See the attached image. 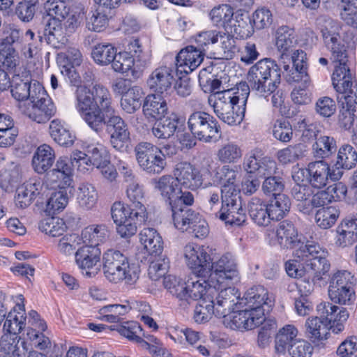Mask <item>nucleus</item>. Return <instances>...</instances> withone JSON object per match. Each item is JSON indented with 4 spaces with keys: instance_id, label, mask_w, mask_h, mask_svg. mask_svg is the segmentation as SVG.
<instances>
[{
    "instance_id": "obj_12",
    "label": "nucleus",
    "mask_w": 357,
    "mask_h": 357,
    "mask_svg": "<svg viewBox=\"0 0 357 357\" xmlns=\"http://www.w3.org/2000/svg\"><path fill=\"white\" fill-rule=\"evenodd\" d=\"M33 100L26 105L20 103L21 112L32 121L38 123L47 122L56 112V108L43 86H38L33 90Z\"/></svg>"
},
{
    "instance_id": "obj_28",
    "label": "nucleus",
    "mask_w": 357,
    "mask_h": 357,
    "mask_svg": "<svg viewBox=\"0 0 357 357\" xmlns=\"http://www.w3.org/2000/svg\"><path fill=\"white\" fill-rule=\"evenodd\" d=\"M12 83V85L10 84L12 96L18 101L29 100L31 102L33 98L35 88L43 86L38 82L30 81L28 78L22 79L19 75L13 76Z\"/></svg>"
},
{
    "instance_id": "obj_32",
    "label": "nucleus",
    "mask_w": 357,
    "mask_h": 357,
    "mask_svg": "<svg viewBox=\"0 0 357 357\" xmlns=\"http://www.w3.org/2000/svg\"><path fill=\"white\" fill-rule=\"evenodd\" d=\"M41 184L39 181L30 180L17 189L15 205L20 208L29 206L40 193Z\"/></svg>"
},
{
    "instance_id": "obj_61",
    "label": "nucleus",
    "mask_w": 357,
    "mask_h": 357,
    "mask_svg": "<svg viewBox=\"0 0 357 357\" xmlns=\"http://www.w3.org/2000/svg\"><path fill=\"white\" fill-rule=\"evenodd\" d=\"M68 202V197L66 192L62 190L55 192L49 198L44 211L47 215H52L63 210Z\"/></svg>"
},
{
    "instance_id": "obj_56",
    "label": "nucleus",
    "mask_w": 357,
    "mask_h": 357,
    "mask_svg": "<svg viewBox=\"0 0 357 357\" xmlns=\"http://www.w3.org/2000/svg\"><path fill=\"white\" fill-rule=\"evenodd\" d=\"M116 49L111 44L99 43L96 45L91 52L95 62L102 66H106L115 59Z\"/></svg>"
},
{
    "instance_id": "obj_53",
    "label": "nucleus",
    "mask_w": 357,
    "mask_h": 357,
    "mask_svg": "<svg viewBox=\"0 0 357 357\" xmlns=\"http://www.w3.org/2000/svg\"><path fill=\"white\" fill-rule=\"evenodd\" d=\"M238 172L228 165H224L219 168L215 174V178L223 183L222 188V197H225V192L226 188H234L240 194L238 186L236 185Z\"/></svg>"
},
{
    "instance_id": "obj_50",
    "label": "nucleus",
    "mask_w": 357,
    "mask_h": 357,
    "mask_svg": "<svg viewBox=\"0 0 357 357\" xmlns=\"http://www.w3.org/2000/svg\"><path fill=\"white\" fill-rule=\"evenodd\" d=\"M357 163V152L354 147L349 144L342 145L337 153V161L334 166L335 169H350L356 166Z\"/></svg>"
},
{
    "instance_id": "obj_63",
    "label": "nucleus",
    "mask_w": 357,
    "mask_h": 357,
    "mask_svg": "<svg viewBox=\"0 0 357 357\" xmlns=\"http://www.w3.org/2000/svg\"><path fill=\"white\" fill-rule=\"evenodd\" d=\"M163 284L171 294L182 303V299L185 296L183 292L185 291V282L175 275H168L164 277Z\"/></svg>"
},
{
    "instance_id": "obj_29",
    "label": "nucleus",
    "mask_w": 357,
    "mask_h": 357,
    "mask_svg": "<svg viewBox=\"0 0 357 357\" xmlns=\"http://www.w3.org/2000/svg\"><path fill=\"white\" fill-rule=\"evenodd\" d=\"M278 243L284 248L295 249L303 244L298 239V232L294 224L288 220L281 222L276 229Z\"/></svg>"
},
{
    "instance_id": "obj_7",
    "label": "nucleus",
    "mask_w": 357,
    "mask_h": 357,
    "mask_svg": "<svg viewBox=\"0 0 357 357\" xmlns=\"http://www.w3.org/2000/svg\"><path fill=\"white\" fill-rule=\"evenodd\" d=\"M102 270L105 278L114 284L124 281L131 285L139 278L137 268L130 264L127 257L116 250H108L103 254Z\"/></svg>"
},
{
    "instance_id": "obj_11",
    "label": "nucleus",
    "mask_w": 357,
    "mask_h": 357,
    "mask_svg": "<svg viewBox=\"0 0 357 357\" xmlns=\"http://www.w3.org/2000/svg\"><path fill=\"white\" fill-rule=\"evenodd\" d=\"M356 280L351 272L337 270L329 280L328 296L333 303L344 305L354 304L356 296L355 285Z\"/></svg>"
},
{
    "instance_id": "obj_35",
    "label": "nucleus",
    "mask_w": 357,
    "mask_h": 357,
    "mask_svg": "<svg viewBox=\"0 0 357 357\" xmlns=\"http://www.w3.org/2000/svg\"><path fill=\"white\" fill-rule=\"evenodd\" d=\"M248 213L252 221L259 226L266 227L272 220L267 205L257 197H253L248 203Z\"/></svg>"
},
{
    "instance_id": "obj_52",
    "label": "nucleus",
    "mask_w": 357,
    "mask_h": 357,
    "mask_svg": "<svg viewBox=\"0 0 357 357\" xmlns=\"http://www.w3.org/2000/svg\"><path fill=\"white\" fill-rule=\"evenodd\" d=\"M38 227L42 232L52 237L63 235L67 229V226L63 219L51 215L43 219L40 222Z\"/></svg>"
},
{
    "instance_id": "obj_47",
    "label": "nucleus",
    "mask_w": 357,
    "mask_h": 357,
    "mask_svg": "<svg viewBox=\"0 0 357 357\" xmlns=\"http://www.w3.org/2000/svg\"><path fill=\"white\" fill-rule=\"evenodd\" d=\"M313 194V191L310 185L296 184L292 190L291 195L294 199L298 202V209L305 213H310V200Z\"/></svg>"
},
{
    "instance_id": "obj_49",
    "label": "nucleus",
    "mask_w": 357,
    "mask_h": 357,
    "mask_svg": "<svg viewBox=\"0 0 357 357\" xmlns=\"http://www.w3.org/2000/svg\"><path fill=\"white\" fill-rule=\"evenodd\" d=\"M112 330H116L121 335L132 342L139 344L142 347L144 345H148L141 337L142 328L137 322H125L123 324L116 326V328H112Z\"/></svg>"
},
{
    "instance_id": "obj_17",
    "label": "nucleus",
    "mask_w": 357,
    "mask_h": 357,
    "mask_svg": "<svg viewBox=\"0 0 357 357\" xmlns=\"http://www.w3.org/2000/svg\"><path fill=\"white\" fill-rule=\"evenodd\" d=\"M209 281L215 283L220 288L229 280H236L238 278L236 263L233 256L227 253L210 264V273L207 275Z\"/></svg>"
},
{
    "instance_id": "obj_37",
    "label": "nucleus",
    "mask_w": 357,
    "mask_h": 357,
    "mask_svg": "<svg viewBox=\"0 0 357 357\" xmlns=\"http://www.w3.org/2000/svg\"><path fill=\"white\" fill-rule=\"evenodd\" d=\"M50 133L54 142L63 146H72L75 139L68 126L59 119H54L50 122Z\"/></svg>"
},
{
    "instance_id": "obj_4",
    "label": "nucleus",
    "mask_w": 357,
    "mask_h": 357,
    "mask_svg": "<svg viewBox=\"0 0 357 357\" xmlns=\"http://www.w3.org/2000/svg\"><path fill=\"white\" fill-rule=\"evenodd\" d=\"M236 293L237 290L231 287H225L220 292L210 288L208 294L199 301L195 309V321L202 324L209 321L213 315L225 316L238 303Z\"/></svg>"
},
{
    "instance_id": "obj_41",
    "label": "nucleus",
    "mask_w": 357,
    "mask_h": 357,
    "mask_svg": "<svg viewBox=\"0 0 357 357\" xmlns=\"http://www.w3.org/2000/svg\"><path fill=\"white\" fill-rule=\"evenodd\" d=\"M61 22L55 19H47L44 27L45 40L56 48L64 44L66 40Z\"/></svg>"
},
{
    "instance_id": "obj_36",
    "label": "nucleus",
    "mask_w": 357,
    "mask_h": 357,
    "mask_svg": "<svg viewBox=\"0 0 357 357\" xmlns=\"http://www.w3.org/2000/svg\"><path fill=\"white\" fill-rule=\"evenodd\" d=\"M275 46L283 59L287 53L296 44L294 29L288 26H279L275 31Z\"/></svg>"
},
{
    "instance_id": "obj_60",
    "label": "nucleus",
    "mask_w": 357,
    "mask_h": 357,
    "mask_svg": "<svg viewBox=\"0 0 357 357\" xmlns=\"http://www.w3.org/2000/svg\"><path fill=\"white\" fill-rule=\"evenodd\" d=\"M217 156L222 163H234L242 157V151L237 144L230 142L218 151Z\"/></svg>"
},
{
    "instance_id": "obj_39",
    "label": "nucleus",
    "mask_w": 357,
    "mask_h": 357,
    "mask_svg": "<svg viewBox=\"0 0 357 357\" xmlns=\"http://www.w3.org/2000/svg\"><path fill=\"white\" fill-rule=\"evenodd\" d=\"M297 335L298 330L293 325L288 324L280 329L275 337V352L280 356L284 355L289 346L299 340Z\"/></svg>"
},
{
    "instance_id": "obj_31",
    "label": "nucleus",
    "mask_w": 357,
    "mask_h": 357,
    "mask_svg": "<svg viewBox=\"0 0 357 357\" xmlns=\"http://www.w3.org/2000/svg\"><path fill=\"white\" fill-rule=\"evenodd\" d=\"M55 160L54 149L47 144L38 147L32 158V166L36 172L43 174L53 165Z\"/></svg>"
},
{
    "instance_id": "obj_9",
    "label": "nucleus",
    "mask_w": 357,
    "mask_h": 357,
    "mask_svg": "<svg viewBox=\"0 0 357 357\" xmlns=\"http://www.w3.org/2000/svg\"><path fill=\"white\" fill-rule=\"evenodd\" d=\"M140 168L149 174H160L167 165L165 155H174L176 148L165 145L161 149L149 142H140L135 148Z\"/></svg>"
},
{
    "instance_id": "obj_27",
    "label": "nucleus",
    "mask_w": 357,
    "mask_h": 357,
    "mask_svg": "<svg viewBox=\"0 0 357 357\" xmlns=\"http://www.w3.org/2000/svg\"><path fill=\"white\" fill-rule=\"evenodd\" d=\"M144 115L148 119L156 120L165 117L168 112L166 100L159 94H149L142 105Z\"/></svg>"
},
{
    "instance_id": "obj_2",
    "label": "nucleus",
    "mask_w": 357,
    "mask_h": 357,
    "mask_svg": "<svg viewBox=\"0 0 357 357\" xmlns=\"http://www.w3.org/2000/svg\"><path fill=\"white\" fill-rule=\"evenodd\" d=\"M319 26L326 45L331 50L334 61L339 63L332 75L333 87L342 94L347 104H357V86L347 66L346 47L340 36V26L337 21L326 17L319 20Z\"/></svg>"
},
{
    "instance_id": "obj_13",
    "label": "nucleus",
    "mask_w": 357,
    "mask_h": 357,
    "mask_svg": "<svg viewBox=\"0 0 357 357\" xmlns=\"http://www.w3.org/2000/svg\"><path fill=\"white\" fill-rule=\"evenodd\" d=\"M188 126L193 136L204 142L215 141L220 135L218 121L204 112H195L190 114Z\"/></svg>"
},
{
    "instance_id": "obj_46",
    "label": "nucleus",
    "mask_w": 357,
    "mask_h": 357,
    "mask_svg": "<svg viewBox=\"0 0 357 357\" xmlns=\"http://www.w3.org/2000/svg\"><path fill=\"white\" fill-rule=\"evenodd\" d=\"M144 96L143 90L137 86H132L126 94L121 96V107L128 114H133L142 106V98Z\"/></svg>"
},
{
    "instance_id": "obj_26",
    "label": "nucleus",
    "mask_w": 357,
    "mask_h": 357,
    "mask_svg": "<svg viewBox=\"0 0 357 357\" xmlns=\"http://www.w3.org/2000/svg\"><path fill=\"white\" fill-rule=\"evenodd\" d=\"M204 54L202 50L193 46H188L183 49L176 57V65L183 68L186 73L195 70L202 62Z\"/></svg>"
},
{
    "instance_id": "obj_1",
    "label": "nucleus",
    "mask_w": 357,
    "mask_h": 357,
    "mask_svg": "<svg viewBox=\"0 0 357 357\" xmlns=\"http://www.w3.org/2000/svg\"><path fill=\"white\" fill-rule=\"evenodd\" d=\"M77 109L86 123L95 132L102 131L106 125L110 133V144L114 149L123 151L130 139L128 126L118 115L111 116L106 121L105 114H112L109 91L102 86L96 85L92 91L80 86L77 90Z\"/></svg>"
},
{
    "instance_id": "obj_40",
    "label": "nucleus",
    "mask_w": 357,
    "mask_h": 357,
    "mask_svg": "<svg viewBox=\"0 0 357 357\" xmlns=\"http://www.w3.org/2000/svg\"><path fill=\"white\" fill-rule=\"evenodd\" d=\"M151 132L153 135L159 139H169L174 135L177 127L178 119L176 115L172 114L167 118L156 119Z\"/></svg>"
},
{
    "instance_id": "obj_48",
    "label": "nucleus",
    "mask_w": 357,
    "mask_h": 357,
    "mask_svg": "<svg viewBox=\"0 0 357 357\" xmlns=\"http://www.w3.org/2000/svg\"><path fill=\"white\" fill-rule=\"evenodd\" d=\"M174 225L178 230L187 231L199 215L191 209H172Z\"/></svg>"
},
{
    "instance_id": "obj_24",
    "label": "nucleus",
    "mask_w": 357,
    "mask_h": 357,
    "mask_svg": "<svg viewBox=\"0 0 357 357\" xmlns=\"http://www.w3.org/2000/svg\"><path fill=\"white\" fill-rule=\"evenodd\" d=\"M174 79L173 69L167 66H160L151 73L147 83L155 92L163 93L171 89Z\"/></svg>"
},
{
    "instance_id": "obj_38",
    "label": "nucleus",
    "mask_w": 357,
    "mask_h": 357,
    "mask_svg": "<svg viewBox=\"0 0 357 357\" xmlns=\"http://www.w3.org/2000/svg\"><path fill=\"white\" fill-rule=\"evenodd\" d=\"M272 220H280L289 212L291 200L282 193H277L266 204Z\"/></svg>"
},
{
    "instance_id": "obj_54",
    "label": "nucleus",
    "mask_w": 357,
    "mask_h": 357,
    "mask_svg": "<svg viewBox=\"0 0 357 357\" xmlns=\"http://www.w3.org/2000/svg\"><path fill=\"white\" fill-rule=\"evenodd\" d=\"M131 307L126 305H108L99 310V318L103 321L110 323H117L121 321V316L127 314Z\"/></svg>"
},
{
    "instance_id": "obj_25",
    "label": "nucleus",
    "mask_w": 357,
    "mask_h": 357,
    "mask_svg": "<svg viewBox=\"0 0 357 357\" xmlns=\"http://www.w3.org/2000/svg\"><path fill=\"white\" fill-rule=\"evenodd\" d=\"M245 303L252 311L260 310L264 312L262 307L264 305L270 307L273 304V298L268 295V291L261 285L254 286L249 289L244 295Z\"/></svg>"
},
{
    "instance_id": "obj_45",
    "label": "nucleus",
    "mask_w": 357,
    "mask_h": 357,
    "mask_svg": "<svg viewBox=\"0 0 357 357\" xmlns=\"http://www.w3.org/2000/svg\"><path fill=\"white\" fill-rule=\"evenodd\" d=\"M307 153V146L303 143H298L280 150L277 153V157L280 162L287 165L303 159L306 156Z\"/></svg>"
},
{
    "instance_id": "obj_30",
    "label": "nucleus",
    "mask_w": 357,
    "mask_h": 357,
    "mask_svg": "<svg viewBox=\"0 0 357 357\" xmlns=\"http://www.w3.org/2000/svg\"><path fill=\"white\" fill-rule=\"evenodd\" d=\"M357 240V217L347 220L337 227L335 243L337 247L346 248Z\"/></svg>"
},
{
    "instance_id": "obj_59",
    "label": "nucleus",
    "mask_w": 357,
    "mask_h": 357,
    "mask_svg": "<svg viewBox=\"0 0 357 357\" xmlns=\"http://www.w3.org/2000/svg\"><path fill=\"white\" fill-rule=\"evenodd\" d=\"M135 58H132L127 52H116L115 59L112 60V68L119 73H127L129 70L135 71L136 67L139 66Z\"/></svg>"
},
{
    "instance_id": "obj_42",
    "label": "nucleus",
    "mask_w": 357,
    "mask_h": 357,
    "mask_svg": "<svg viewBox=\"0 0 357 357\" xmlns=\"http://www.w3.org/2000/svg\"><path fill=\"white\" fill-rule=\"evenodd\" d=\"M139 239L141 243L151 255L162 252L163 242L155 229L144 228L139 233Z\"/></svg>"
},
{
    "instance_id": "obj_62",
    "label": "nucleus",
    "mask_w": 357,
    "mask_h": 357,
    "mask_svg": "<svg viewBox=\"0 0 357 357\" xmlns=\"http://www.w3.org/2000/svg\"><path fill=\"white\" fill-rule=\"evenodd\" d=\"M19 63L20 58L14 47L0 45V66L9 70H15Z\"/></svg>"
},
{
    "instance_id": "obj_55",
    "label": "nucleus",
    "mask_w": 357,
    "mask_h": 357,
    "mask_svg": "<svg viewBox=\"0 0 357 357\" xmlns=\"http://www.w3.org/2000/svg\"><path fill=\"white\" fill-rule=\"evenodd\" d=\"M312 150L315 157L328 158L335 151L336 142L333 137L320 135L316 137V141L312 145Z\"/></svg>"
},
{
    "instance_id": "obj_57",
    "label": "nucleus",
    "mask_w": 357,
    "mask_h": 357,
    "mask_svg": "<svg viewBox=\"0 0 357 357\" xmlns=\"http://www.w3.org/2000/svg\"><path fill=\"white\" fill-rule=\"evenodd\" d=\"M85 19L86 27L91 31L101 32L108 24L107 15L98 9L91 10Z\"/></svg>"
},
{
    "instance_id": "obj_22",
    "label": "nucleus",
    "mask_w": 357,
    "mask_h": 357,
    "mask_svg": "<svg viewBox=\"0 0 357 357\" xmlns=\"http://www.w3.org/2000/svg\"><path fill=\"white\" fill-rule=\"evenodd\" d=\"M77 166L73 158L60 157L56 162L55 167L47 173V180L53 185V188L64 189L69 187L72 183L73 167Z\"/></svg>"
},
{
    "instance_id": "obj_19",
    "label": "nucleus",
    "mask_w": 357,
    "mask_h": 357,
    "mask_svg": "<svg viewBox=\"0 0 357 357\" xmlns=\"http://www.w3.org/2000/svg\"><path fill=\"white\" fill-rule=\"evenodd\" d=\"M73 158L76 162L79 171L84 172L94 167L98 168L108 163L109 156L102 146L88 145L86 153L76 151L73 153Z\"/></svg>"
},
{
    "instance_id": "obj_51",
    "label": "nucleus",
    "mask_w": 357,
    "mask_h": 357,
    "mask_svg": "<svg viewBox=\"0 0 357 357\" xmlns=\"http://www.w3.org/2000/svg\"><path fill=\"white\" fill-rule=\"evenodd\" d=\"M169 268V260L165 255L157 254L151 255L148 274L153 280H158L165 276Z\"/></svg>"
},
{
    "instance_id": "obj_43",
    "label": "nucleus",
    "mask_w": 357,
    "mask_h": 357,
    "mask_svg": "<svg viewBox=\"0 0 357 357\" xmlns=\"http://www.w3.org/2000/svg\"><path fill=\"white\" fill-rule=\"evenodd\" d=\"M109 236V231L105 225H91L82 232L83 243L90 246H98L105 242Z\"/></svg>"
},
{
    "instance_id": "obj_15",
    "label": "nucleus",
    "mask_w": 357,
    "mask_h": 357,
    "mask_svg": "<svg viewBox=\"0 0 357 357\" xmlns=\"http://www.w3.org/2000/svg\"><path fill=\"white\" fill-rule=\"evenodd\" d=\"M222 197V205L215 213L221 220L230 225L240 226L245 222L246 215L242 208L240 194L234 188H226Z\"/></svg>"
},
{
    "instance_id": "obj_10",
    "label": "nucleus",
    "mask_w": 357,
    "mask_h": 357,
    "mask_svg": "<svg viewBox=\"0 0 357 357\" xmlns=\"http://www.w3.org/2000/svg\"><path fill=\"white\" fill-rule=\"evenodd\" d=\"M343 174L340 169L331 168L330 165L324 160H318L310 162L306 169H299L295 172L292 177L298 183L303 181L306 176L307 181L311 187L320 189L325 187L329 179L332 181L339 180Z\"/></svg>"
},
{
    "instance_id": "obj_34",
    "label": "nucleus",
    "mask_w": 357,
    "mask_h": 357,
    "mask_svg": "<svg viewBox=\"0 0 357 357\" xmlns=\"http://www.w3.org/2000/svg\"><path fill=\"white\" fill-rule=\"evenodd\" d=\"M98 199V192L93 185L88 183L79 185L76 193V201L82 210H92L96 206Z\"/></svg>"
},
{
    "instance_id": "obj_20",
    "label": "nucleus",
    "mask_w": 357,
    "mask_h": 357,
    "mask_svg": "<svg viewBox=\"0 0 357 357\" xmlns=\"http://www.w3.org/2000/svg\"><path fill=\"white\" fill-rule=\"evenodd\" d=\"M101 250L98 246L85 245L75 252V261L82 274L95 277L100 271Z\"/></svg>"
},
{
    "instance_id": "obj_33",
    "label": "nucleus",
    "mask_w": 357,
    "mask_h": 357,
    "mask_svg": "<svg viewBox=\"0 0 357 357\" xmlns=\"http://www.w3.org/2000/svg\"><path fill=\"white\" fill-rule=\"evenodd\" d=\"M326 322L318 317H312L306 320V334L312 342L319 343L327 340L329 330L332 328L326 324Z\"/></svg>"
},
{
    "instance_id": "obj_6",
    "label": "nucleus",
    "mask_w": 357,
    "mask_h": 357,
    "mask_svg": "<svg viewBox=\"0 0 357 357\" xmlns=\"http://www.w3.org/2000/svg\"><path fill=\"white\" fill-rule=\"evenodd\" d=\"M281 81V70L271 59H264L252 66L248 73L249 91H255L261 97L272 94Z\"/></svg>"
},
{
    "instance_id": "obj_58",
    "label": "nucleus",
    "mask_w": 357,
    "mask_h": 357,
    "mask_svg": "<svg viewBox=\"0 0 357 357\" xmlns=\"http://www.w3.org/2000/svg\"><path fill=\"white\" fill-rule=\"evenodd\" d=\"M339 216L338 210L333 206L323 207L317 210L315 221L317 225L324 229L331 227Z\"/></svg>"
},
{
    "instance_id": "obj_3",
    "label": "nucleus",
    "mask_w": 357,
    "mask_h": 357,
    "mask_svg": "<svg viewBox=\"0 0 357 357\" xmlns=\"http://www.w3.org/2000/svg\"><path fill=\"white\" fill-rule=\"evenodd\" d=\"M173 172L174 176L164 175L153 181L155 188L169 201V204L179 192L178 185L195 190L202 185L204 181L200 171L188 162H178Z\"/></svg>"
},
{
    "instance_id": "obj_64",
    "label": "nucleus",
    "mask_w": 357,
    "mask_h": 357,
    "mask_svg": "<svg viewBox=\"0 0 357 357\" xmlns=\"http://www.w3.org/2000/svg\"><path fill=\"white\" fill-rule=\"evenodd\" d=\"M45 11L49 16L48 19H55L60 22L66 19L70 13V8L63 1H47L45 5Z\"/></svg>"
},
{
    "instance_id": "obj_5",
    "label": "nucleus",
    "mask_w": 357,
    "mask_h": 357,
    "mask_svg": "<svg viewBox=\"0 0 357 357\" xmlns=\"http://www.w3.org/2000/svg\"><path fill=\"white\" fill-rule=\"evenodd\" d=\"M294 255L304 261V271L311 278L314 284L321 287L325 284L326 278L331 268L327 259L328 252L317 243L307 242L295 250Z\"/></svg>"
},
{
    "instance_id": "obj_44",
    "label": "nucleus",
    "mask_w": 357,
    "mask_h": 357,
    "mask_svg": "<svg viewBox=\"0 0 357 357\" xmlns=\"http://www.w3.org/2000/svg\"><path fill=\"white\" fill-rule=\"evenodd\" d=\"M25 311L24 305L17 304L14 310L8 313L3 324V328L10 335H16L21 332L25 326Z\"/></svg>"
},
{
    "instance_id": "obj_16",
    "label": "nucleus",
    "mask_w": 357,
    "mask_h": 357,
    "mask_svg": "<svg viewBox=\"0 0 357 357\" xmlns=\"http://www.w3.org/2000/svg\"><path fill=\"white\" fill-rule=\"evenodd\" d=\"M236 295L239 296L238 292ZM238 297V303L234 306V309L231 310L224 317V322L227 327L231 329H252L259 326L265 320V316L263 310H257L252 311L248 307L243 310L233 312L235 307L239 303L241 304Z\"/></svg>"
},
{
    "instance_id": "obj_18",
    "label": "nucleus",
    "mask_w": 357,
    "mask_h": 357,
    "mask_svg": "<svg viewBox=\"0 0 357 357\" xmlns=\"http://www.w3.org/2000/svg\"><path fill=\"white\" fill-rule=\"evenodd\" d=\"M184 257L188 266L195 275L207 277L210 273L211 257L204 246L189 243L184 248Z\"/></svg>"
},
{
    "instance_id": "obj_14",
    "label": "nucleus",
    "mask_w": 357,
    "mask_h": 357,
    "mask_svg": "<svg viewBox=\"0 0 357 357\" xmlns=\"http://www.w3.org/2000/svg\"><path fill=\"white\" fill-rule=\"evenodd\" d=\"M248 96L249 86L245 84H240L236 89H230L211 94L208 98V103L213 107L216 116H218L233 108L235 105L242 104L245 106Z\"/></svg>"
},
{
    "instance_id": "obj_8",
    "label": "nucleus",
    "mask_w": 357,
    "mask_h": 357,
    "mask_svg": "<svg viewBox=\"0 0 357 357\" xmlns=\"http://www.w3.org/2000/svg\"><path fill=\"white\" fill-rule=\"evenodd\" d=\"M111 214L117 234L124 238L133 236L137 227L148 220L146 207L139 204L134 208H129L120 202H114L111 208Z\"/></svg>"
},
{
    "instance_id": "obj_21",
    "label": "nucleus",
    "mask_w": 357,
    "mask_h": 357,
    "mask_svg": "<svg viewBox=\"0 0 357 357\" xmlns=\"http://www.w3.org/2000/svg\"><path fill=\"white\" fill-rule=\"evenodd\" d=\"M317 312L322 321L326 322L335 333L343 330V324L347 321L349 314L346 308L339 307L334 304L328 302H321L317 306Z\"/></svg>"
},
{
    "instance_id": "obj_23",
    "label": "nucleus",
    "mask_w": 357,
    "mask_h": 357,
    "mask_svg": "<svg viewBox=\"0 0 357 357\" xmlns=\"http://www.w3.org/2000/svg\"><path fill=\"white\" fill-rule=\"evenodd\" d=\"M210 288H214L217 292H220L218 285L209 281L208 277L195 275V278H190L185 282L183 292L185 296L181 305L190 303L191 300H202L206 294H208Z\"/></svg>"
}]
</instances>
